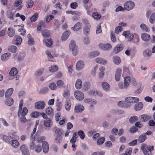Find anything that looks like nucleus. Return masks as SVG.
Masks as SVG:
<instances>
[{
  "mask_svg": "<svg viewBox=\"0 0 155 155\" xmlns=\"http://www.w3.org/2000/svg\"><path fill=\"white\" fill-rule=\"evenodd\" d=\"M153 146L148 147L146 144H143L142 145L141 149L145 155H152L151 151L153 150Z\"/></svg>",
  "mask_w": 155,
  "mask_h": 155,
  "instance_id": "nucleus-1",
  "label": "nucleus"
},
{
  "mask_svg": "<svg viewBox=\"0 0 155 155\" xmlns=\"http://www.w3.org/2000/svg\"><path fill=\"white\" fill-rule=\"evenodd\" d=\"M70 50H71L73 55H76L78 52V47L76 45L75 41L73 40L71 41L69 45Z\"/></svg>",
  "mask_w": 155,
  "mask_h": 155,
  "instance_id": "nucleus-2",
  "label": "nucleus"
},
{
  "mask_svg": "<svg viewBox=\"0 0 155 155\" xmlns=\"http://www.w3.org/2000/svg\"><path fill=\"white\" fill-rule=\"evenodd\" d=\"M135 6L134 3L131 1H127L124 5L125 10L129 11L133 9Z\"/></svg>",
  "mask_w": 155,
  "mask_h": 155,
  "instance_id": "nucleus-3",
  "label": "nucleus"
},
{
  "mask_svg": "<svg viewBox=\"0 0 155 155\" xmlns=\"http://www.w3.org/2000/svg\"><path fill=\"white\" fill-rule=\"evenodd\" d=\"M74 95L76 98L79 101L82 100L84 97L83 93L79 91H75Z\"/></svg>",
  "mask_w": 155,
  "mask_h": 155,
  "instance_id": "nucleus-4",
  "label": "nucleus"
},
{
  "mask_svg": "<svg viewBox=\"0 0 155 155\" xmlns=\"http://www.w3.org/2000/svg\"><path fill=\"white\" fill-rule=\"evenodd\" d=\"M45 105V103L43 101H38L35 103V107L38 109H43Z\"/></svg>",
  "mask_w": 155,
  "mask_h": 155,
  "instance_id": "nucleus-5",
  "label": "nucleus"
},
{
  "mask_svg": "<svg viewBox=\"0 0 155 155\" xmlns=\"http://www.w3.org/2000/svg\"><path fill=\"white\" fill-rule=\"evenodd\" d=\"M20 148L23 155H30L29 150L26 145H22Z\"/></svg>",
  "mask_w": 155,
  "mask_h": 155,
  "instance_id": "nucleus-6",
  "label": "nucleus"
},
{
  "mask_svg": "<svg viewBox=\"0 0 155 155\" xmlns=\"http://www.w3.org/2000/svg\"><path fill=\"white\" fill-rule=\"evenodd\" d=\"M99 47L101 49L107 51L110 50L112 48V46L109 43H107L104 44H100L99 45Z\"/></svg>",
  "mask_w": 155,
  "mask_h": 155,
  "instance_id": "nucleus-7",
  "label": "nucleus"
},
{
  "mask_svg": "<svg viewBox=\"0 0 155 155\" xmlns=\"http://www.w3.org/2000/svg\"><path fill=\"white\" fill-rule=\"evenodd\" d=\"M152 51L150 49L147 48L143 52V55L145 58H149L152 55Z\"/></svg>",
  "mask_w": 155,
  "mask_h": 155,
  "instance_id": "nucleus-8",
  "label": "nucleus"
},
{
  "mask_svg": "<svg viewBox=\"0 0 155 155\" xmlns=\"http://www.w3.org/2000/svg\"><path fill=\"white\" fill-rule=\"evenodd\" d=\"M122 35L125 36L126 38L129 37L128 41H131L134 37V35L130 33L129 31H124Z\"/></svg>",
  "mask_w": 155,
  "mask_h": 155,
  "instance_id": "nucleus-9",
  "label": "nucleus"
},
{
  "mask_svg": "<svg viewBox=\"0 0 155 155\" xmlns=\"http://www.w3.org/2000/svg\"><path fill=\"white\" fill-rule=\"evenodd\" d=\"M124 48V47L122 44L117 45L114 48V52L115 54H117L122 50Z\"/></svg>",
  "mask_w": 155,
  "mask_h": 155,
  "instance_id": "nucleus-10",
  "label": "nucleus"
},
{
  "mask_svg": "<svg viewBox=\"0 0 155 155\" xmlns=\"http://www.w3.org/2000/svg\"><path fill=\"white\" fill-rule=\"evenodd\" d=\"M143 106V104L142 102H139L135 104L134 109L136 111H140L141 110Z\"/></svg>",
  "mask_w": 155,
  "mask_h": 155,
  "instance_id": "nucleus-11",
  "label": "nucleus"
},
{
  "mask_svg": "<svg viewBox=\"0 0 155 155\" xmlns=\"http://www.w3.org/2000/svg\"><path fill=\"white\" fill-rule=\"evenodd\" d=\"M42 147L43 150L45 153H46L48 152L49 147L48 143L46 141L42 142Z\"/></svg>",
  "mask_w": 155,
  "mask_h": 155,
  "instance_id": "nucleus-12",
  "label": "nucleus"
},
{
  "mask_svg": "<svg viewBox=\"0 0 155 155\" xmlns=\"http://www.w3.org/2000/svg\"><path fill=\"white\" fill-rule=\"evenodd\" d=\"M84 67V62L81 60H80L78 61L76 65V69L78 71L83 68Z\"/></svg>",
  "mask_w": 155,
  "mask_h": 155,
  "instance_id": "nucleus-13",
  "label": "nucleus"
},
{
  "mask_svg": "<svg viewBox=\"0 0 155 155\" xmlns=\"http://www.w3.org/2000/svg\"><path fill=\"white\" fill-rule=\"evenodd\" d=\"M84 110V107L81 105H78L76 106L74 108V111L76 113H79L82 112Z\"/></svg>",
  "mask_w": 155,
  "mask_h": 155,
  "instance_id": "nucleus-14",
  "label": "nucleus"
},
{
  "mask_svg": "<svg viewBox=\"0 0 155 155\" xmlns=\"http://www.w3.org/2000/svg\"><path fill=\"white\" fill-rule=\"evenodd\" d=\"M6 98V99L5 101V104L8 106H12L14 103L13 99L10 97H7Z\"/></svg>",
  "mask_w": 155,
  "mask_h": 155,
  "instance_id": "nucleus-15",
  "label": "nucleus"
},
{
  "mask_svg": "<svg viewBox=\"0 0 155 155\" xmlns=\"http://www.w3.org/2000/svg\"><path fill=\"white\" fill-rule=\"evenodd\" d=\"M82 23L80 22H78L71 28V29L74 31H77L82 28Z\"/></svg>",
  "mask_w": 155,
  "mask_h": 155,
  "instance_id": "nucleus-16",
  "label": "nucleus"
},
{
  "mask_svg": "<svg viewBox=\"0 0 155 155\" xmlns=\"http://www.w3.org/2000/svg\"><path fill=\"white\" fill-rule=\"evenodd\" d=\"M95 61L97 63L102 64H105L107 63V61L106 59L101 58H97Z\"/></svg>",
  "mask_w": 155,
  "mask_h": 155,
  "instance_id": "nucleus-17",
  "label": "nucleus"
},
{
  "mask_svg": "<svg viewBox=\"0 0 155 155\" xmlns=\"http://www.w3.org/2000/svg\"><path fill=\"white\" fill-rule=\"evenodd\" d=\"M70 31H66L64 32L62 35L61 37V39L63 41H65L69 37L70 34Z\"/></svg>",
  "mask_w": 155,
  "mask_h": 155,
  "instance_id": "nucleus-18",
  "label": "nucleus"
},
{
  "mask_svg": "<svg viewBox=\"0 0 155 155\" xmlns=\"http://www.w3.org/2000/svg\"><path fill=\"white\" fill-rule=\"evenodd\" d=\"M101 86L103 90L105 91H108L110 90V86L108 83L106 82H103Z\"/></svg>",
  "mask_w": 155,
  "mask_h": 155,
  "instance_id": "nucleus-19",
  "label": "nucleus"
},
{
  "mask_svg": "<svg viewBox=\"0 0 155 155\" xmlns=\"http://www.w3.org/2000/svg\"><path fill=\"white\" fill-rule=\"evenodd\" d=\"M141 38L144 41H147L150 40V36L147 33H143L141 34Z\"/></svg>",
  "mask_w": 155,
  "mask_h": 155,
  "instance_id": "nucleus-20",
  "label": "nucleus"
},
{
  "mask_svg": "<svg viewBox=\"0 0 155 155\" xmlns=\"http://www.w3.org/2000/svg\"><path fill=\"white\" fill-rule=\"evenodd\" d=\"M13 89L12 88H11L8 89L6 91L5 93V98L10 97L12 94L13 92Z\"/></svg>",
  "mask_w": 155,
  "mask_h": 155,
  "instance_id": "nucleus-21",
  "label": "nucleus"
},
{
  "mask_svg": "<svg viewBox=\"0 0 155 155\" xmlns=\"http://www.w3.org/2000/svg\"><path fill=\"white\" fill-rule=\"evenodd\" d=\"M111 113L113 114L120 115L124 114L125 113V112L123 110L119 109H114L111 111Z\"/></svg>",
  "mask_w": 155,
  "mask_h": 155,
  "instance_id": "nucleus-22",
  "label": "nucleus"
},
{
  "mask_svg": "<svg viewBox=\"0 0 155 155\" xmlns=\"http://www.w3.org/2000/svg\"><path fill=\"white\" fill-rule=\"evenodd\" d=\"M91 26H84L83 27V32L85 35H88L89 34Z\"/></svg>",
  "mask_w": 155,
  "mask_h": 155,
  "instance_id": "nucleus-23",
  "label": "nucleus"
},
{
  "mask_svg": "<svg viewBox=\"0 0 155 155\" xmlns=\"http://www.w3.org/2000/svg\"><path fill=\"white\" fill-rule=\"evenodd\" d=\"M113 61L115 64L118 65L121 62L120 58L117 56H114L113 57Z\"/></svg>",
  "mask_w": 155,
  "mask_h": 155,
  "instance_id": "nucleus-24",
  "label": "nucleus"
},
{
  "mask_svg": "<svg viewBox=\"0 0 155 155\" xmlns=\"http://www.w3.org/2000/svg\"><path fill=\"white\" fill-rule=\"evenodd\" d=\"M82 86V83L81 80L80 79H78L75 84L76 88L77 89H79L81 88Z\"/></svg>",
  "mask_w": 155,
  "mask_h": 155,
  "instance_id": "nucleus-25",
  "label": "nucleus"
},
{
  "mask_svg": "<svg viewBox=\"0 0 155 155\" xmlns=\"http://www.w3.org/2000/svg\"><path fill=\"white\" fill-rule=\"evenodd\" d=\"M41 32L43 36L44 37L48 38L49 37L50 34V31L48 30H41Z\"/></svg>",
  "mask_w": 155,
  "mask_h": 155,
  "instance_id": "nucleus-26",
  "label": "nucleus"
},
{
  "mask_svg": "<svg viewBox=\"0 0 155 155\" xmlns=\"http://www.w3.org/2000/svg\"><path fill=\"white\" fill-rule=\"evenodd\" d=\"M71 106V101L69 98H67L66 101L65 107L66 109L69 110Z\"/></svg>",
  "mask_w": 155,
  "mask_h": 155,
  "instance_id": "nucleus-27",
  "label": "nucleus"
},
{
  "mask_svg": "<svg viewBox=\"0 0 155 155\" xmlns=\"http://www.w3.org/2000/svg\"><path fill=\"white\" fill-rule=\"evenodd\" d=\"M15 34V31L12 27L9 28L8 31V34L10 37H13Z\"/></svg>",
  "mask_w": 155,
  "mask_h": 155,
  "instance_id": "nucleus-28",
  "label": "nucleus"
},
{
  "mask_svg": "<svg viewBox=\"0 0 155 155\" xmlns=\"http://www.w3.org/2000/svg\"><path fill=\"white\" fill-rule=\"evenodd\" d=\"M44 124L45 126L49 127L51 126L52 123H51V120L50 119L48 118L44 121Z\"/></svg>",
  "mask_w": 155,
  "mask_h": 155,
  "instance_id": "nucleus-29",
  "label": "nucleus"
},
{
  "mask_svg": "<svg viewBox=\"0 0 155 155\" xmlns=\"http://www.w3.org/2000/svg\"><path fill=\"white\" fill-rule=\"evenodd\" d=\"M14 40H15L16 43L15 44L17 45L21 44L22 41L21 38L19 36H15L14 38Z\"/></svg>",
  "mask_w": 155,
  "mask_h": 155,
  "instance_id": "nucleus-30",
  "label": "nucleus"
},
{
  "mask_svg": "<svg viewBox=\"0 0 155 155\" xmlns=\"http://www.w3.org/2000/svg\"><path fill=\"white\" fill-rule=\"evenodd\" d=\"M138 120V117L136 116L131 117L129 119V121L131 124H133Z\"/></svg>",
  "mask_w": 155,
  "mask_h": 155,
  "instance_id": "nucleus-31",
  "label": "nucleus"
},
{
  "mask_svg": "<svg viewBox=\"0 0 155 155\" xmlns=\"http://www.w3.org/2000/svg\"><path fill=\"white\" fill-rule=\"evenodd\" d=\"M53 109L51 107H49L46 110V113L48 115L51 117H52L53 115V114L52 112Z\"/></svg>",
  "mask_w": 155,
  "mask_h": 155,
  "instance_id": "nucleus-32",
  "label": "nucleus"
},
{
  "mask_svg": "<svg viewBox=\"0 0 155 155\" xmlns=\"http://www.w3.org/2000/svg\"><path fill=\"white\" fill-rule=\"evenodd\" d=\"M18 72L17 69L14 67L12 68L9 74L11 76H14L16 75L17 74Z\"/></svg>",
  "mask_w": 155,
  "mask_h": 155,
  "instance_id": "nucleus-33",
  "label": "nucleus"
},
{
  "mask_svg": "<svg viewBox=\"0 0 155 155\" xmlns=\"http://www.w3.org/2000/svg\"><path fill=\"white\" fill-rule=\"evenodd\" d=\"M57 86L59 88H63L64 87L65 84L64 83L62 80H59L58 81L56 82Z\"/></svg>",
  "mask_w": 155,
  "mask_h": 155,
  "instance_id": "nucleus-34",
  "label": "nucleus"
},
{
  "mask_svg": "<svg viewBox=\"0 0 155 155\" xmlns=\"http://www.w3.org/2000/svg\"><path fill=\"white\" fill-rule=\"evenodd\" d=\"M59 21L58 20L55 19L54 21V28L55 30H57L59 27Z\"/></svg>",
  "mask_w": 155,
  "mask_h": 155,
  "instance_id": "nucleus-35",
  "label": "nucleus"
},
{
  "mask_svg": "<svg viewBox=\"0 0 155 155\" xmlns=\"http://www.w3.org/2000/svg\"><path fill=\"white\" fill-rule=\"evenodd\" d=\"M146 138V135L143 134L139 137L138 141L139 142V143H142L144 141Z\"/></svg>",
  "mask_w": 155,
  "mask_h": 155,
  "instance_id": "nucleus-36",
  "label": "nucleus"
},
{
  "mask_svg": "<svg viewBox=\"0 0 155 155\" xmlns=\"http://www.w3.org/2000/svg\"><path fill=\"white\" fill-rule=\"evenodd\" d=\"M10 54L9 53H7L2 55L1 57V59L3 61H5L10 56Z\"/></svg>",
  "mask_w": 155,
  "mask_h": 155,
  "instance_id": "nucleus-37",
  "label": "nucleus"
},
{
  "mask_svg": "<svg viewBox=\"0 0 155 155\" xmlns=\"http://www.w3.org/2000/svg\"><path fill=\"white\" fill-rule=\"evenodd\" d=\"M8 50L9 51L12 53H15L17 51V48L16 46L12 45L8 47Z\"/></svg>",
  "mask_w": 155,
  "mask_h": 155,
  "instance_id": "nucleus-38",
  "label": "nucleus"
},
{
  "mask_svg": "<svg viewBox=\"0 0 155 155\" xmlns=\"http://www.w3.org/2000/svg\"><path fill=\"white\" fill-rule=\"evenodd\" d=\"M118 87L119 88L121 89H127L128 86H126V84L124 82H120L118 84Z\"/></svg>",
  "mask_w": 155,
  "mask_h": 155,
  "instance_id": "nucleus-39",
  "label": "nucleus"
},
{
  "mask_svg": "<svg viewBox=\"0 0 155 155\" xmlns=\"http://www.w3.org/2000/svg\"><path fill=\"white\" fill-rule=\"evenodd\" d=\"M18 112H20V114H21V116H25L27 114L28 112V110L27 108L25 107L23 108V109L20 111H19L18 110Z\"/></svg>",
  "mask_w": 155,
  "mask_h": 155,
  "instance_id": "nucleus-40",
  "label": "nucleus"
},
{
  "mask_svg": "<svg viewBox=\"0 0 155 155\" xmlns=\"http://www.w3.org/2000/svg\"><path fill=\"white\" fill-rule=\"evenodd\" d=\"M43 41L45 42L46 46L48 47L51 46L52 44V42L51 38L47 40L44 39Z\"/></svg>",
  "mask_w": 155,
  "mask_h": 155,
  "instance_id": "nucleus-41",
  "label": "nucleus"
},
{
  "mask_svg": "<svg viewBox=\"0 0 155 155\" xmlns=\"http://www.w3.org/2000/svg\"><path fill=\"white\" fill-rule=\"evenodd\" d=\"M105 141V138L101 137L98 139L97 141V143L98 145H101Z\"/></svg>",
  "mask_w": 155,
  "mask_h": 155,
  "instance_id": "nucleus-42",
  "label": "nucleus"
},
{
  "mask_svg": "<svg viewBox=\"0 0 155 155\" xmlns=\"http://www.w3.org/2000/svg\"><path fill=\"white\" fill-rule=\"evenodd\" d=\"M140 28L144 31L149 32L150 29L149 28L144 24H142L140 25Z\"/></svg>",
  "mask_w": 155,
  "mask_h": 155,
  "instance_id": "nucleus-43",
  "label": "nucleus"
},
{
  "mask_svg": "<svg viewBox=\"0 0 155 155\" xmlns=\"http://www.w3.org/2000/svg\"><path fill=\"white\" fill-rule=\"evenodd\" d=\"M141 118L142 119V121L143 122H146L150 118V116L146 114H143L141 116Z\"/></svg>",
  "mask_w": 155,
  "mask_h": 155,
  "instance_id": "nucleus-44",
  "label": "nucleus"
},
{
  "mask_svg": "<svg viewBox=\"0 0 155 155\" xmlns=\"http://www.w3.org/2000/svg\"><path fill=\"white\" fill-rule=\"evenodd\" d=\"M38 14L37 13H35L30 18L31 21L32 22L35 21L38 19Z\"/></svg>",
  "mask_w": 155,
  "mask_h": 155,
  "instance_id": "nucleus-45",
  "label": "nucleus"
},
{
  "mask_svg": "<svg viewBox=\"0 0 155 155\" xmlns=\"http://www.w3.org/2000/svg\"><path fill=\"white\" fill-rule=\"evenodd\" d=\"M58 70L57 66L54 65L52 66L51 67H49V70L52 72H56Z\"/></svg>",
  "mask_w": 155,
  "mask_h": 155,
  "instance_id": "nucleus-46",
  "label": "nucleus"
},
{
  "mask_svg": "<svg viewBox=\"0 0 155 155\" xmlns=\"http://www.w3.org/2000/svg\"><path fill=\"white\" fill-rule=\"evenodd\" d=\"M2 139L5 142H6L8 143H11L12 141L11 137H10L8 136L3 135V136Z\"/></svg>",
  "mask_w": 155,
  "mask_h": 155,
  "instance_id": "nucleus-47",
  "label": "nucleus"
},
{
  "mask_svg": "<svg viewBox=\"0 0 155 155\" xmlns=\"http://www.w3.org/2000/svg\"><path fill=\"white\" fill-rule=\"evenodd\" d=\"M6 15L7 17L11 20H13V14L10 11H8L6 12Z\"/></svg>",
  "mask_w": 155,
  "mask_h": 155,
  "instance_id": "nucleus-48",
  "label": "nucleus"
},
{
  "mask_svg": "<svg viewBox=\"0 0 155 155\" xmlns=\"http://www.w3.org/2000/svg\"><path fill=\"white\" fill-rule=\"evenodd\" d=\"M27 8H31L33 5L34 2L32 0H28L26 2Z\"/></svg>",
  "mask_w": 155,
  "mask_h": 155,
  "instance_id": "nucleus-49",
  "label": "nucleus"
},
{
  "mask_svg": "<svg viewBox=\"0 0 155 155\" xmlns=\"http://www.w3.org/2000/svg\"><path fill=\"white\" fill-rule=\"evenodd\" d=\"M90 83L85 82L84 84L83 89L85 91H87L90 88Z\"/></svg>",
  "mask_w": 155,
  "mask_h": 155,
  "instance_id": "nucleus-50",
  "label": "nucleus"
},
{
  "mask_svg": "<svg viewBox=\"0 0 155 155\" xmlns=\"http://www.w3.org/2000/svg\"><path fill=\"white\" fill-rule=\"evenodd\" d=\"M100 54V53L98 51H94L93 52H90L89 54L90 56L92 57H94L98 56Z\"/></svg>",
  "mask_w": 155,
  "mask_h": 155,
  "instance_id": "nucleus-51",
  "label": "nucleus"
},
{
  "mask_svg": "<svg viewBox=\"0 0 155 155\" xmlns=\"http://www.w3.org/2000/svg\"><path fill=\"white\" fill-rule=\"evenodd\" d=\"M48 91V88L47 87H45L41 89L39 92V93L40 94H43L47 92Z\"/></svg>",
  "mask_w": 155,
  "mask_h": 155,
  "instance_id": "nucleus-52",
  "label": "nucleus"
},
{
  "mask_svg": "<svg viewBox=\"0 0 155 155\" xmlns=\"http://www.w3.org/2000/svg\"><path fill=\"white\" fill-rule=\"evenodd\" d=\"M41 113L38 111L34 112L31 113V117L33 118H37L39 115H41Z\"/></svg>",
  "mask_w": 155,
  "mask_h": 155,
  "instance_id": "nucleus-53",
  "label": "nucleus"
},
{
  "mask_svg": "<svg viewBox=\"0 0 155 155\" xmlns=\"http://www.w3.org/2000/svg\"><path fill=\"white\" fill-rule=\"evenodd\" d=\"M155 20V12L153 13L150 17L149 21L151 24L154 23V21Z\"/></svg>",
  "mask_w": 155,
  "mask_h": 155,
  "instance_id": "nucleus-54",
  "label": "nucleus"
},
{
  "mask_svg": "<svg viewBox=\"0 0 155 155\" xmlns=\"http://www.w3.org/2000/svg\"><path fill=\"white\" fill-rule=\"evenodd\" d=\"M25 54L24 53H21L19 54L18 56V61H20L21 60H23L25 57Z\"/></svg>",
  "mask_w": 155,
  "mask_h": 155,
  "instance_id": "nucleus-55",
  "label": "nucleus"
},
{
  "mask_svg": "<svg viewBox=\"0 0 155 155\" xmlns=\"http://www.w3.org/2000/svg\"><path fill=\"white\" fill-rule=\"evenodd\" d=\"M92 16L95 19H99L101 17V15L97 12H94L92 14Z\"/></svg>",
  "mask_w": 155,
  "mask_h": 155,
  "instance_id": "nucleus-56",
  "label": "nucleus"
},
{
  "mask_svg": "<svg viewBox=\"0 0 155 155\" xmlns=\"http://www.w3.org/2000/svg\"><path fill=\"white\" fill-rule=\"evenodd\" d=\"M130 81V78L129 77H127L124 78V83L126 84V86L128 87L129 85V83Z\"/></svg>",
  "mask_w": 155,
  "mask_h": 155,
  "instance_id": "nucleus-57",
  "label": "nucleus"
},
{
  "mask_svg": "<svg viewBox=\"0 0 155 155\" xmlns=\"http://www.w3.org/2000/svg\"><path fill=\"white\" fill-rule=\"evenodd\" d=\"M78 134L81 139H83L84 138L85 134L83 131L82 130L79 131L78 132Z\"/></svg>",
  "mask_w": 155,
  "mask_h": 155,
  "instance_id": "nucleus-58",
  "label": "nucleus"
},
{
  "mask_svg": "<svg viewBox=\"0 0 155 155\" xmlns=\"http://www.w3.org/2000/svg\"><path fill=\"white\" fill-rule=\"evenodd\" d=\"M42 149L41 146L39 144H38L36 146L35 150L36 152L39 153L41 151Z\"/></svg>",
  "mask_w": 155,
  "mask_h": 155,
  "instance_id": "nucleus-59",
  "label": "nucleus"
},
{
  "mask_svg": "<svg viewBox=\"0 0 155 155\" xmlns=\"http://www.w3.org/2000/svg\"><path fill=\"white\" fill-rule=\"evenodd\" d=\"M49 88L52 90H55L57 89V86L54 83H51L49 85Z\"/></svg>",
  "mask_w": 155,
  "mask_h": 155,
  "instance_id": "nucleus-60",
  "label": "nucleus"
},
{
  "mask_svg": "<svg viewBox=\"0 0 155 155\" xmlns=\"http://www.w3.org/2000/svg\"><path fill=\"white\" fill-rule=\"evenodd\" d=\"M138 130L137 128L135 126H133L129 130V131L131 133H134L137 132Z\"/></svg>",
  "mask_w": 155,
  "mask_h": 155,
  "instance_id": "nucleus-61",
  "label": "nucleus"
},
{
  "mask_svg": "<svg viewBox=\"0 0 155 155\" xmlns=\"http://www.w3.org/2000/svg\"><path fill=\"white\" fill-rule=\"evenodd\" d=\"M54 17L52 15H49L47 16L46 19V22L48 23L49 21L54 18Z\"/></svg>",
  "mask_w": 155,
  "mask_h": 155,
  "instance_id": "nucleus-62",
  "label": "nucleus"
},
{
  "mask_svg": "<svg viewBox=\"0 0 155 155\" xmlns=\"http://www.w3.org/2000/svg\"><path fill=\"white\" fill-rule=\"evenodd\" d=\"M55 132L58 136H61L63 134V131L61 129H58L55 130Z\"/></svg>",
  "mask_w": 155,
  "mask_h": 155,
  "instance_id": "nucleus-63",
  "label": "nucleus"
},
{
  "mask_svg": "<svg viewBox=\"0 0 155 155\" xmlns=\"http://www.w3.org/2000/svg\"><path fill=\"white\" fill-rule=\"evenodd\" d=\"M122 28L121 26L117 27L115 29V32L116 34H118L119 32H121L122 30Z\"/></svg>",
  "mask_w": 155,
  "mask_h": 155,
  "instance_id": "nucleus-64",
  "label": "nucleus"
}]
</instances>
